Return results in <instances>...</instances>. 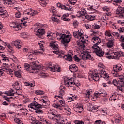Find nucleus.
Wrapping results in <instances>:
<instances>
[{"label": "nucleus", "mask_w": 124, "mask_h": 124, "mask_svg": "<svg viewBox=\"0 0 124 124\" xmlns=\"http://www.w3.org/2000/svg\"><path fill=\"white\" fill-rule=\"evenodd\" d=\"M61 9H64L65 10H68V11H71L72 8L71 7L68 8V7H66V6L64 5H61Z\"/></svg>", "instance_id": "ea45409f"}, {"label": "nucleus", "mask_w": 124, "mask_h": 124, "mask_svg": "<svg viewBox=\"0 0 124 124\" xmlns=\"http://www.w3.org/2000/svg\"><path fill=\"white\" fill-rule=\"evenodd\" d=\"M115 42V38L114 37H111L108 39V42L106 43L108 48H113L114 47V43Z\"/></svg>", "instance_id": "a211bd4d"}, {"label": "nucleus", "mask_w": 124, "mask_h": 124, "mask_svg": "<svg viewBox=\"0 0 124 124\" xmlns=\"http://www.w3.org/2000/svg\"><path fill=\"white\" fill-rule=\"evenodd\" d=\"M56 34L57 39H62V40L63 37L65 36L64 35V33H59V32H56Z\"/></svg>", "instance_id": "72a5a7b5"}, {"label": "nucleus", "mask_w": 124, "mask_h": 124, "mask_svg": "<svg viewBox=\"0 0 124 124\" xmlns=\"http://www.w3.org/2000/svg\"><path fill=\"white\" fill-rule=\"evenodd\" d=\"M107 95V93L103 89H101L99 92L94 93V96L97 98L99 96H106Z\"/></svg>", "instance_id": "aec40b11"}, {"label": "nucleus", "mask_w": 124, "mask_h": 124, "mask_svg": "<svg viewBox=\"0 0 124 124\" xmlns=\"http://www.w3.org/2000/svg\"><path fill=\"white\" fill-rule=\"evenodd\" d=\"M91 42L93 43V46H92V47H94L95 46H98V45L101 43V41L100 40L99 37L96 36L92 38Z\"/></svg>", "instance_id": "6ab92c4d"}, {"label": "nucleus", "mask_w": 124, "mask_h": 124, "mask_svg": "<svg viewBox=\"0 0 124 124\" xmlns=\"http://www.w3.org/2000/svg\"><path fill=\"white\" fill-rule=\"evenodd\" d=\"M25 70L27 71H30L31 73H36L37 70L41 69V65L36 64V62H33L30 64L25 63L24 64Z\"/></svg>", "instance_id": "39448f33"}, {"label": "nucleus", "mask_w": 124, "mask_h": 124, "mask_svg": "<svg viewBox=\"0 0 124 124\" xmlns=\"http://www.w3.org/2000/svg\"><path fill=\"white\" fill-rule=\"evenodd\" d=\"M69 70L71 72H76L78 70V68L75 64H72L69 66Z\"/></svg>", "instance_id": "c756f323"}, {"label": "nucleus", "mask_w": 124, "mask_h": 124, "mask_svg": "<svg viewBox=\"0 0 124 124\" xmlns=\"http://www.w3.org/2000/svg\"><path fill=\"white\" fill-rule=\"evenodd\" d=\"M6 13H7V11H6V10L0 9V15L1 16H4L6 15Z\"/></svg>", "instance_id": "a18cd8bd"}, {"label": "nucleus", "mask_w": 124, "mask_h": 124, "mask_svg": "<svg viewBox=\"0 0 124 124\" xmlns=\"http://www.w3.org/2000/svg\"><path fill=\"white\" fill-rule=\"evenodd\" d=\"M83 10L78 12L77 14V17L78 18L80 17H83L84 18V17L87 20H89V21H93L95 19V16L94 15H86V11L84 9Z\"/></svg>", "instance_id": "1a4fd4ad"}, {"label": "nucleus", "mask_w": 124, "mask_h": 124, "mask_svg": "<svg viewBox=\"0 0 124 124\" xmlns=\"http://www.w3.org/2000/svg\"><path fill=\"white\" fill-rule=\"evenodd\" d=\"M112 34L114 36H116L117 38H120V35L117 32H113Z\"/></svg>", "instance_id": "5fc2aeb1"}, {"label": "nucleus", "mask_w": 124, "mask_h": 124, "mask_svg": "<svg viewBox=\"0 0 124 124\" xmlns=\"http://www.w3.org/2000/svg\"><path fill=\"white\" fill-rule=\"evenodd\" d=\"M116 14H121L120 16L124 18V8L119 7L116 10Z\"/></svg>", "instance_id": "b1692460"}, {"label": "nucleus", "mask_w": 124, "mask_h": 124, "mask_svg": "<svg viewBox=\"0 0 124 124\" xmlns=\"http://www.w3.org/2000/svg\"><path fill=\"white\" fill-rule=\"evenodd\" d=\"M113 76L114 77H117L118 78V80L120 82H124V75H119V73H113Z\"/></svg>", "instance_id": "a878e982"}, {"label": "nucleus", "mask_w": 124, "mask_h": 124, "mask_svg": "<svg viewBox=\"0 0 124 124\" xmlns=\"http://www.w3.org/2000/svg\"><path fill=\"white\" fill-rule=\"evenodd\" d=\"M92 49L98 57H101L104 55V52L102 51V49L99 46H92Z\"/></svg>", "instance_id": "f8f14e48"}, {"label": "nucleus", "mask_w": 124, "mask_h": 124, "mask_svg": "<svg viewBox=\"0 0 124 124\" xmlns=\"http://www.w3.org/2000/svg\"><path fill=\"white\" fill-rule=\"evenodd\" d=\"M115 118V123L116 124H119L121 122V116H120V115L117 114Z\"/></svg>", "instance_id": "a19ab883"}, {"label": "nucleus", "mask_w": 124, "mask_h": 124, "mask_svg": "<svg viewBox=\"0 0 124 124\" xmlns=\"http://www.w3.org/2000/svg\"><path fill=\"white\" fill-rule=\"evenodd\" d=\"M55 97L56 99H57V100L59 101V102H60L61 105L59 104L58 103H54L52 105L53 107L56 108V109H58V110H62L64 112L68 113L69 115L71 114V109L69 108L68 105L65 104V101L62 99V96L59 95L58 96H55Z\"/></svg>", "instance_id": "f257e3e1"}, {"label": "nucleus", "mask_w": 124, "mask_h": 124, "mask_svg": "<svg viewBox=\"0 0 124 124\" xmlns=\"http://www.w3.org/2000/svg\"><path fill=\"white\" fill-rule=\"evenodd\" d=\"M14 121L15 122V123H16V124H23L22 120H21V119H20L19 118H15Z\"/></svg>", "instance_id": "09e8293b"}, {"label": "nucleus", "mask_w": 124, "mask_h": 124, "mask_svg": "<svg viewBox=\"0 0 124 124\" xmlns=\"http://www.w3.org/2000/svg\"><path fill=\"white\" fill-rule=\"evenodd\" d=\"M105 36H107L108 37H109V38H111V37H113L112 35H111V31L110 30H107L105 32Z\"/></svg>", "instance_id": "e433bc0d"}, {"label": "nucleus", "mask_w": 124, "mask_h": 124, "mask_svg": "<svg viewBox=\"0 0 124 124\" xmlns=\"http://www.w3.org/2000/svg\"><path fill=\"white\" fill-rule=\"evenodd\" d=\"M117 99V95L113 94L110 96V98H109V100H116Z\"/></svg>", "instance_id": "3c124183"}, {"label": "nucleus", "mask_w": 124, "mask_h": 124, "mask_svg": "<svg viewBox=\"0 0 124 124\" xmlns=\"http://www.w3.org/2000/svg\"><path fill=\"white\" fill-rule=\"evenodd\" d=\"M15 88H17V90H20V84H19L18 82H16Z\"/></svg>", "instance_id": "680f3d73"}, {"label": "nucleus", "mask_w": 124, "mask_h": 124, "mask_svg": "<svg viewBox=\"0 0 124 124\" xmlns=\"http://www.w3.org/2000/svg\"><path fill=\"white\" fill-rule=\"evenodd\" d=\"M35 27H37L39 28L37 31H35V35H37L40 38H44L43 35L45 34V29H41V28H48V25L37 23L35 24Z\"/></svg>", "instance_id": "0eeeda50"}, {"label": "nucleus", "mask_w": 124, "mask_h": 124, "mask_svg": "<svg viewBox=\"0 0 124 124\" xmlns=\"http://www.w3.org/2000/svg\"><path fill=\"white\" fill-rule=\"evenodd\" d=\"M119 39L122 42H124V35H123L121 36L119 38Z\"/></svg>", "instance_id": "69168bd1"}, {"label": "nucleus", "mask_w": 124, "mask_h": 124, "mask_svg": "<svg viewBox=\"0 0 124 124\" xmlns=\"http://www.w3.org/2000/svg\"><path fill=\"white\" fill-rule=\"evenodd\" d=\"M15 17L16 18H20L21 17V12H16Z\"/></svg>", "instance_id": "13d9d810"}, {"label": "nucleus", "mask_w": 124, "mask_h": 124, "mask_svg": "<svg viewBox=\"0 0 124 124\" xmlns=\"http://www.w3.org/2000/svg\"><path fill=\"white\" fill-rule=\"evenodd\" d=\"M74 111L77 113H81L83 112V105L81 103H78L74 108Z\"/></svg>", "instance_id": "dca6fc26"}, {"label": "nucleus", "mask_w": 124, "mask_h": 124, "mask_svg": "<svg viewBox=\"0 0 124 124\" xmlns=\"http://www.w3.org/2000/svg\"><path fill=\"white\" fill-rule=\"evenodd\" d=\"M52 35H53V33H52V32L49 31L47 33V35H46L47 37H51V36H52Z\"/></svg>", "instance_id": "e2e57ef3"}, {"label": "nucleus", "mask_w": 124, "mask_h": 124, "mask_svg": "<svg viewBox=\"0 0 124 124\" xmlns=\"http://www.w3.org/2000/svg\"><path fill=\"white\" fill-rule=\"evenodd\" d=\"M122 70H123V65L122 64H117L113 66V71H114V73H118V72H120Z\"/></svg>", "instance_id": "4be33fe9"}, {"label": "nucleus", "mask_w": 124, "mask_h": 124, "mask_svg": "<svg viewBox=\"0 0 124 124\" xmlns=\"http://www.w3.org/2000/svg\"><path fill=\"white\" fill-rule=\"evenodd\" d=\"M73 36L78 40V45L80 49H84L85 48V43H86V39L83 33L82 30L76 31L73 33Z\"/></svg>", "instance_id": "7ed1b4c3"}, {"label": "nucleus", "mask_w": 124, "mask_h": 124, "mask_svg": "<svg viewBox=\"0 0 124 124\" xmlns=\"http://www.w3.org/2000/svg\"><path fill=\"white\" fill-rule=\"evenodd\" d=\"M88 110L89 111H90L91 112H97V108L96 107L93 105H90L88 107Z\"/></svg>", "instance_id": "cd10ccee"}, {"label": "nucleus", "mask_w": 124, "mask_h": 124, "mask_svg": "<svg viewBox=\"0 0 124 124\" xmlns=\"http://www.w3.org/2000/svg\"><path fill=\"white\" fill-rule=\"evenodd\" d=\"M79 52V54L77 55H75L74 56V59L75 62H80V60H83V61H86V60H91V54L89 51H87L84 50L83 48Z\"/></svg>", "instance_id": "20e7f679"}, {"label": "nucleus", "mask_w": 124, "mask_h": 124, "mask_svg": "<svg viewBox=\"0 0 124 124\" xmlns=\"http://www.w3.org/2000/svg\"><path fill=\"white\" fill-rule=\"evenodd\" d=\"M92 93H93V90H92V89H88L87 90H86V92L85 93L86 98H90V97H91V95Z\"/></svg>", "instance_id": "473e14b6"}, {"label": "nucleus", "mask_w": 124, "mask_h": 124, "mask_svg": "<svg viewBox=\"0 0 124 124\" xmlns=\"http://www.w3.org/2000/svg\"><path fill=\"white\" fill-rule=\"evenodd\" d=\"M14 9H16L18 11L17 12H21L22 11V8L20 7H15Z\"/></svg>", "instance_id": "0e129e2a"}, {"label": "nucleus", "mask_w": 124, "mask_h": 124, "mask_svg": "<svg viewBox=\"0 0 124 124\" xmlns=\"http://www.w3.org/2000/svg\"><path fill=\"white\" fill-rule=\"evenodd\" d=\"M14 74L16 77H18V78H21L22 76H21V70L18 71H15Z\"/></svg>", "instance_id": "58836bf2"}, {"label": "nucleus", "mask_w": 124, "mask_h": 124, "mask_svg": "<svg viewBox=\"0 0 124 124\" xmlns=\"http://www.w3.org/2000/svg\"><path fill=\"white\" fill-rule=\"evenodd\" d=\"M58 17H60V16H57L55 14H53V16H52V21H54V22H59V18Z\"/></svg>", "instance_id": "c03bdc74"}, {"label": "nucleus", "mask_w": 124, "mask_h": 124, "mask_svg": "<svg viewBox=\"0 0 124 124\" xmlns=\"http://www.w3.org/2000/svg\"><path fill=\"white\" fill-rule=\"evenodd\" d=\"M118 31H119L120 32H124V28H121L120 29H118Z\"/></svg>", "instance_id": "774afa93"}, {"label": "nucleus", "mask_w": 124, "mask_h": 124, "mask_svg": "<svg viewBox=\"0 0 124 124\" xmlns=\"http://www.w3.org/2000/svg\"><path fill=\"white\" fill-rule=\"evenodd\" d=\"M109 25H110L111 28L112 29H115V30H117V26H116L115 24L112 23V22H109Z\"/></svg>", "instance_id": "603ef678"}, {"label": "nucleus", "mask_w": 124, "mask_h": 124, "mask_svg": "<svg viewBox=\"0 0 124 124\" xmlns=\"http://www.w3.org/2000/svg\"><path fill=\"white\" fill-rule=\"evenodd\" d=\"M5 93L7 94L9 96H13L15 93H14V90H13V89H11L9 92H5Z\"/></svg>", "instance_id": "c9c22d12"}, {"label": "nucleus", "mask_w": 124, "mask_h": 124, "mask_svg": "<svg viewBox=\"0 0 124 124\" xmlns=\"http://www.w3.org/2000/svg\"><path fill=\"white\" fill-rule=\"evenodd\" d=\"M64 85L66 87H75V86L78 87L79 86V84H77L74 82V78H69L68 77L64 78Z\"/></svg>", "instance_id": "9b49d317"}, {"label": "nucleus", "mask_w": 124, "mask_h": 124, "mask_svg": "<svg viewBox=\"0 0 124 124\" xmlns=\"http://www.w3.org/2000/svg\"><path fill=\"white\" fill-rule=\"evenodd\" d=\"M25 85L27 87H29V88H32L35 86V82H25Z\"/></svg>", "instance_id": "2f4dec72"}, {"label": "nucleus", "mask_w": 124, "mask_h": 124, "mask_svg": "<svg viewBox=\"0 0 124 124\" xmlns=\"http://www.w3.org/2000/svg\"><path fill=\"white\" fill-rule=\"evenodd\" d=\"M43 106H44V105H40L38 104L37 102L34 101L30 105H28V108H29V111H31V112L32 111H33V110H36V113H39V114H40V113H43V110L40 109L43 108Z\"/></svg>", "instance_id": "423d86ee"}, {"label": "nucleus", "mask_w": 124, "mask_h": 124, "mask_svg": "<svg viewBox=\"0 0 124 124\" xmlns=\"http://www.w3.org/2000/svg\"><path fill=\"white\" fill-rule=\"evenodd\" d=\"M89 77L94 80V81H97L99 80V76L98 73H96L95 71H93L89 74Z\"/></svg>", "instance_id": "ddd939ff"}, {"label": "nucleus", "mask_w": 124, "mask_h": 124, "mask_svg": "<svg viewBox=\"0 0 124 124\" xmlns=\"http://www.w3.org/2000/svg\"><path fill=\"white\" fill-rule=\"evenodd\" d=\"M95 124H105V123L103 122L101 120H97L95 121Z\"/></svg>", "instance_id": "bf43d9fd"}, {"label": "nucleus", "mask_w": 124, "mask_h": 124, "mask_svg": "<svg viewBox=\"0 0 124 124\" xmlns=\"http://www.w3.org/2000/svg\"><path fill=\"white\" fill-rule=\"evenodd\" d=\"M107 55L106 57L107 59H114V60H119L120 58L123 56V52H113L109 51L106 53L105 54Z\"/></svg>", "instance_id": "6e6552de"}, {"label": "nucleus", "mask_w": 124, "mask_h": 124, "mask_svg": "<svg viewBox=\"0 0 124 124\" xmlns=\"http://www.w3.org/2000/svg\"><path fill=\"white\" fill-rule=\"evenodd\" d=\"M47 68H50V70L52 72L57 71V72H61V67L58 66L57 65H54L52 66V64H50L47 66Z\"/></svg>", "instance_id": "f3484780"}, {"label": "nucleus", "mask_w": 124, "mask_h": 124, "mask_svg": "<svg viewBox=\"0 0 124 124\" xmlns=\"http://www.w3.org/2000/svg\"><path fill=\"white\" fill-rule=\"evenodd\" d=\"M45 92L42 90H36L35 91V94L38 95H40L41 94H44Z\"/></svg>", "instance_id": "de8ad7c7"}, {"label": "nucleus", "mask_w": 124, "mask_h": 124, "mask_svg": "<svg viewBox=\"0 0 124 124\" xmlns=\"http://www.w3.org/2000/svg\"><path fill=\"white\" fill-rule=\"evenodd\" d=\"M64 37H63L62 41L63 43H69L70 40L71 39L72 36L70 34H66L64 33Z\"/></svg>", "instance_id": "5701e85b"}, {"label": "nucleus", "mask_w": 124, "mask_h": 124, "mask_svg": "<svg viewBox=\"0 0 124 124\" xmlns=\"http://www.w3.org/2000/svg\"><path fill=\"white\" fill-rule=\"evenodd\" d=\"M68 16V14H64L62 17V20H63V21H65L66 22H69L70 19L67 18Z\"/></svg>", "instance_id": "f704fd0d"}, {"label": "nucleus", "mask_w": 124, "mask_h": 124, "mask_svg": "<svg viewBox=\"0 0 124 124\" xmlns=\"http://www.w3.org/2000/svg\"><path fill=\"white\" fill-rule=\"evenodd\" d=\"M98 67L100 69L98 71V73L100 75V77L102 78H109V76H108V74L106 73L105 71V66L102 63L100 62L98 65Z\"/></svg>", "instance_id": "9d476101"}, {"label": "nucleus", "mask_w": 124, "mask_h": 124, "mask_svg": "<svg viewBox=\"0 0 124 124\" xmlns=\"http://www.w3.org/2000/svg\"><path fill=\"white\" fill-rule=\"evenodd\" d=\"M74 123L75 124H84V122L79 120H75Z\"/></svg>", "instance_id": "4d7b16f0"}, {"label": "nucleus", "mask_w": 124, "mask_h": 124, "mask_svg": "<svg viewBox=\"0 0 124 124\" xmlns=\"http://www.w3.org/2000/svg\"><path fill=\"white\" fill-rule=\"evenodd\" d=\"M112 84H113L114 86H116L118 89H120V80H118V82L116 79H114L112 81Z\"/></svg>", "instance_id": "4c0bfd02"}, {"label": "nucleus", "mask_w": 124, "mask_h": 124, "mask_svg": "<svg viewBox=\"0 0 124 124\" xmlns=\"http://www.w3.org/2000/svg\"><path fill=\"white\" fill-rule=\"evenodd\" d=\"M38 44L40 49L34 51L33 52V54H34V55H39L40 54H43V53H44V51H45V50L44 49V47L43 46V45L40 43H39Z\"/></svg>", "instance_id": "2eb2a0df"}, {"label": "nucleus", "mask_w": 124, "mask_h": 124, "mask_svg": "<svg viewBox=\"0 0 124 124\" xmlns=\"http://www.w3.org/2000/svg\"><path fill=\"white\" fill-rule=\"evenodd\" d=\"M29 120L31 121V124H35L36 123V122L38 121L37 120H36V119L35 118L32 117V116H29Z\"/></svg>", "instance_id": "37998d69"}, {"label": "nucleus", "mask_w": 124, "mask_h": 124, "mask_svg": "<svg viewBox=\"0 0 124 124\" xmlns=\"http://www.w3.org/2000/svg\"><path fill=\"white\" fill-rule=\"evenodd\" d=\"M3 3L9 7H12L14 3L11 0H3Z\"/></svg>", "instance_id": "c85d7f7f"}, {"label": "nucleus", "mask_w": 124, "mask_h": 124, "mask_svg": "<svg viewBox=\"0 0 124 124\" xmlns=\"http://www.w3.org/2000/svg\"><path fill=\"white\" fill-rule=\"evenodd\" d=\"M77 2V0H69V2H70L71 5H74Z\"/></svg>", "instance_id": "6e6d98bb"}, {"label": "nucleus", "mask_w": 124, "mask_h": 124, "mask_svg": "<svg viewBox=\"0 0 124 124\" xmlns=\"http://www.w3.org/2000/svg\"><path fill=\"white\" fill-rule=\"evenodd\" d=\"M0 57L1 58L3 64L4 65L3 67H4V66H8V62H9V59L8 57H6V55L3 54H0Z\"/></svg>", "instance_id": "4468645a"}, {"label": "nucleus", "mask_w": 124, "mask_h": 124, "mask_svg": "<svg viewBox=\"0 0 124 124\" xmlns=\"http://www.w3.org/2000/svg\"><path fill=\"white\" fill-rule=\"evenodd\" d=\"M37 12L34 10H33L31 9H28V12L27 13V15H30V16H34L36 15Z\"/></svg>", "instance_id": "7c9ffc66"}, {"label": "nucleus", "mask_w": 124, "mask_h": 124, "mask_svg": "<svg viewBox=\"0 0 124 124\" xmlns=\"http://www.w3.org/2000/svg\"><path fill=\"white\" fill-rule=\"evenodd\" d=\"M3 71H5V72H9V71H11V69L9 68V66H4L3 69H2Z\"/></svg>", "instance_id": "8fccbe9b"}, {"label": "nucleus", "mask_w": 124, "mask_h": 124, "mask_svg": "<svg viewBox=\"0 0 124 124\" xmlns=\"http://www.w3.org/2000/svg\"><path fill=\"white\" fill-rule=\"evenodd\" d=\"M102 9L103 11H106L107 12H108V11H109V8H108V7L107 6L103 7Z\"/></svg>", "instance_id": "052dcab7"}, {"label": "nucleus", "mask_w": 124, "mask_h": 124, "mask_svg": "<svg viewBox=\"0 0 124 124\" xmlns=\"http://www.w3.org/2000/svg\"><path fill=\"white\" fill-rule=\"evenodd\" d=\"M43 122L44 123H45V124H52V122H51V121H47L46 120H44Z\"/></svg>", "instance_id": "338daca9"}, {"label": "nucleus", "mask_w": 124, "mask_h": 124, "mask_svg": "<svg viewBox=\"0 0 124 124\" xmlns=\"http://www.w3.org/2000/svg\"><path fill=\"white\" fill-rule=\"evenodd\" d=\"M50 12H52V13H57V10H56V8L54 6H52L50 9Z\"/></svg>", "instance_id": "864d4df0"}, {"label": "nucleus", "mask_w": 124, "mask_h": 124, "mask_svg": "<svg viewBox=\"0 0 124 124\" xmlns=\"http://www.w3.org/2000/svg\"><path fill=\"white\" fill-rule=\"evenodd\" d=\"M12 44L15 46L17 49H21L22 46H21V41L19 40H16L15 41L12 42Z\"/></svg>", "instance_id": "393cba45"}, {"label": "nucleus", "mask_w": 124, "mask_h": 124, "mask_svg": "<svg viewBox=\"0 0 124 124\" xmlns=\"http://www.w3.org/2000/svg\"><path fill=\"white\" fill-rule=\"evenodd\" d=\"M65 94V87L63 86H61L60 87V91L59 92V95L63 96Z\"/></svg>", "instance_id": "bb28decb"}, {"label": "nucleus", "mask_w": 124, "mask_h": 124, "mask_svg": "<svg viewBox=\"0 0 124 124\" xmlns=\"http://www.w3.org/2000/svg\"><path fill=\"white\" fill-rule=\"evenodd\" d=\"M10 26L11 28L15 29L16 31H21V30L22 29V27L21 26V25H19V24L16 22L11 23L10 24Z\"/></svg>", "instance_id": "412c9836"}, {"label": "nucleus", "mask_w": 124, "mask_h": 124, "mask_svg": "<svg viewBox=\"0 0 124 124\" xmlns=\"http://www.w3.org/2000/svg\"><path fill=\"white\" fill-rule=\"evenodd\" d=\"M50 47L53 48V50H54L53 51V53H54V54H56V55H58L57 56L58 58L61 59L63 57L64 59H65V60L68 61V62H71V61H72V56L71 55L68 54L67 55L63 56L64 52L59 49V46L58 45V44H57V42H51L50 43Z\"/></svg>", "instance_id": "f03ea898"}, {"label": "nucleus", "mask_w": 124, "mask_h": 124, "mask_svg": "<svg viewBox=\"0 0 124 124\" xmlns=\"http://www.w3.org/2000/svg\"><path fill=\"white\" fill-rule=\"evenodd\" d=\"M39 2L42 6H46L47 4V2L44 0H41L39 1Z\"/></svg>", "instance_id": "49530a36"}, {"label": "nucleus", "mask_w": 124, "mask_h": 124, "mask_svg": "<svg viewBox=\"0 0 124 124\" xmlns=\"http://www.w3.org/2000/svg\"><path fill=\"white\" fill-rule=\"evenodd\" d=\"M100 112L104 116H106L107 115V108H103L100 109Z\"/></svg>", "instance_id": "79ce46f5"}]
</instances>
